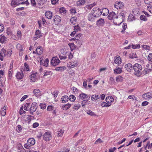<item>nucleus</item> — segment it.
<instances>
[{
    "instance_id": "obj_1",
    "label": "nucleus",
    "mask_w": 152,
    "mask_h": 152,
    "mask_svg": "<svg viewBox=\"0 0 152 152\" xmlns=\"http://www.w3.org/2000/svg\"><path fill=\"white\" fill-rule=\"evenodd\" d=\"M134 71V74L137 76H140L142 74V66L138 63L135 64L133 66Z\"/></svg>"
},
{
    "instance_id": "obj_2",
    "label": "nucleus",
    "mask_w": 152,
    "mask_h": 152,
    "mask_svg": "<svg viewBox=\"0 0 152 152\" xmlns=\"http://www.w3.org/2000/svg\"><path fill=\"white\" fill-rule=\"evenodd\" d=\"M37 104L35 102H33L30 105L29 111L31 114H33V113L36 111L37 108Z\"/></svg>"
},
{
    "instance_id": "obj_3",
    "label": "nucleus",
    "mask_w": 152,
    "mask_h": 152,
    "mask_svg": "<svg viewBox=\"0 0 152 152\" xmlns=\"http://www.w3.org/2000/svg\"><path fill=\"white\" fill-rule=\"evenodd\" d=\"M92 11L94 15H96V18L102 15V13L103 12V11H101L98 8H93L92 10Z\"/></svg>"
},
{
    "instance_id": "obj_4",
    "label": "nucleus",
    "mask_w": 152,
    "mask_h": 152,
    "mask_svg": "<svg viewBox=\"0 0 152 152\" xmlns=\"http://www.w3.org/2000/svg\"><path fill=\"white\" fill-rule=\"evenodd\" d=\"M43 139L46 141H49L52 138L51 133L50 132H45L43 135Z\"/></svg>"
},
{
    "instance_id": "obj_5",
    "label": "nucleus",
    "mask_w": 152,
    "mask_h": 152,
    "mask_svg": "<svg viewBox=\"0 0 152 152\" xmlns=\"http://www.w3.org/2000/svg\"><path fill=\"white\" fill-rule=\"evenodd\" d=\"M60 62V60L56 56L53 57L51 61V64L54 66L58 65Z\"/></svg>"
},
{
    "instance_id": "obj_6",
    "label": "nucleus",
    "mask_w": 152,
    "mask_h": 152,
    "mask_svg": "<svg viewBox=\"0 0 152 152\" xmlns=\"http://www.w3.org/2000/svg\"><path fill=\"white\" fill-rule=\"evenodd\" d=\"M61 54L59 56V58L61 60L62 59H65L66 58V50L64 49H62L61 50Z\"/></svg>"
},
{
    "instance_id": "obj_7",
    "label": "nucleus",
    "mask_w": 152,
    "mask_h": 152,
    "mask_svg": "<svg viewBox=\"0 0 152 152\" xmlns=\"http://www.w3.org/2000/svg\"><path fill=\"white\" fill-rule=\"evenodd\" d=\"M118 18V16L116 15L115 13L114 12H110L107 17L108 19L110 20H112L115 18L117 19Z\"/></svg>"
},
{
    "instance_id": "obj_8",
    "label": "nucleus",
    "mask_w": 152,
    "mask_h": 152,
    "mask_svg": "<svg viewBox=\"0 0 152 152\" xmlns=\"http://www.w3.org/2000/svg\"><path fill=\"white\" fill-rule=\"evenodd\" d=\"M87 17L88 20L91 22H94L96 18V15H94L93 13L89 14Z\"/></svg>"
},
{
    "instance_id": "obj_9",
    "label": "nucleus",
    "mask_w": 152,
    "mask_h": 152,
    "mask_svg": "<svg viewBox=\"0 0 152 152\" xmlns=\"http://www.w3.org/2000/svg\"><path fill=\"white\" fill-rule=\"evenodd\" d=\"M124 67L125 69L129 72H130L133 69V66L131 63H128L125 64Z\"/></svg>"
},
{
    "instance_id": "obj_10",
    "label": "nucleus",
    "mask_w": 152,
    "mask_h": 152,
    "mask_svg": "<svg viewBox=\"0 0 152 152\" xmlns=\"http://www.w3.org/2000/svg\"><path fill=\"white\" fill-rule=\"evenodd\" d=\"M37 72H35L31 74L30 76V81L32 82H34L35 80L37 79L36 76Z\"/></svg>"
},
{
    "instance_id": "obj_11",
    "label": "nucleus",
    "mask_w": 152,
    "mask_h": 152,
    "mask_svg": "<svg viewBox=\"0 0 152 152\" xmlns=\"http://www.w3.org/2000/svg\"><path fill=\"white\" fill-rule=\"evenodd\" d=\"M114 6L117 9H121L124 6L123 3L122 2H116L114 4Z\"/></svg>"
},
{
    "instance_id": "obj_12",
    "label": "nucleus",
    "mask_w": 152,
    "mask_h": 152,
    "mask_svg": "<svg viewBox=\"0 0 152 152\" xmlns=\"http://www.w3.org/2000/svg\"><path fill=\"white\" fill-rule=\"evenodd\" d=\"M105 23L104 19L102 18H100L97 21L96 24L99 26H103Z\"/></svg>"
},
{
    "instance_id": "obj_13",
    "label": "nucleus",
    "mask_w": 152,
    "mask_h": 152,
    "mask_svg": "<svg viewBox=\"0 0 152 152\" xmlns=\"http://www.w3.org/2000/svg\"><path fill=\"white\" fill-rule=\"evenodd\" d=\"M77 65V62L76 61H74V62H69L67 64V66L69 67L70 68H71L74 67L75 66H76Z\"/></svg>"
},
{
    "instance_id": "obj_14",
    "label": "nucleus",
    "mask_w": 152,
    "mask_h": 152,
    "mask_svg": "<svg viewBox=\"0 0 152 152\" xmlns=\"http://www.w3.org/2000/svg\"><path fill=\"white\" fill-rule=\"evenodd\" d=\"M35 37H34V39L36 40L38 38H39L42 36L41 31L39 30H37L35 32Z\"/></svg>"
},
{
    "instance_id": "obj_15",
    "label": "nucleus",
    "mask_w": 152,
    "mask_h": 152,
    "mask_svg": "<svg viewBox=\"0 0 152 152\" xmlns=\"http://www.w3.org/2000/svg\"><path fill=\"white\" fill-rule=\"evenodd\" d=\"M33 93L37 97H39L41 95V91L38 89H35L33 91Z\"/></svg>"
},
{
    "instance_id": "obj_16",
    "label": "nucleus",
    "mask_w": 152,
    "mask_h": 152,
    "mask_svg": "<svg viewBox=\"0 0 152 152\" xmlns=\"http://www.w3.org/2000/svg\"><path fill=\"white\" fill-rule=\"evenodd\" d=\"M27 143L28 145H33L35 143V140L33 138H29L27 141Z\"/></svg>"
},
{
    "instance_id": "obj_17",
    "label": "nucleus",
    "mask_w": 152,
    "mask_h": 152,
    "mask_svg": "<svg viewBox=\"0 0 152 152\" xmlns=\"http://www.w3.org/2000/svg\"><path fill=\"white\" fill-rule=\"evenodd\" d=\"M19 0H12L11 5L14 7H15L20 4Z\"/></svg>"
},
{
    "instance_id": "obj_18",
    "label": "nucleus",
    "mask_w": 152,
    "mask_h": 152,
    "mask_svg": "<svg viewBox=\"0 0 152 152\" xmlns=\"http://www.w3.org/2000/svg\"><path fill=\"white\" fill-rule=\"evenodd\" d=\"M105 100L109 104H111V103L114 102V99L113 97L108 96L106 98Z\"/></svg>"
},
{
    "instance_id": "obj_19",
    "label": "nucleus",
    "mask_w": 152,
    "mask_h": 152,
    "mask_svg": "<svg viewBox=\"0 0 152 152\" xmlns=\"http://www.w3.org/2000/svg\"><path fill=\"white\" fill-rule=\"evenodd\" d=\"M114 62L115 63L117 64H120L121 63V59L119 56L116 57L114 58Z\"/></svg>"
},
{
    "instance_id": "obj_20",
    "label": "nucleus",
    "mask_w": 152,
    "mask_h": 152,
    "mask_svg": "<svg viewBox=\"0 0 152 152\" xmlns=\"http://www.w3.org/2000/svg\"><path fill=\"white\" fill-rule=\"evenodd\" d=\"M36 54L39 55L43 53L42 48L41 47H38L36 50Z\"/></svg>"
},
{
    "instance_id": "obj_21",
    "label": "nucleus",
    "mask_w": 152,
    "mask_h": 152,
    "mask_svg": "<svg viewBox=\"0 0 152 152\" xmlns=\"http://www.w3.org/2000/svg\"><path fill=\"white\" fill-rule=\"evenodd\" d=\"M88 96L87 94L84 93H82L79 95L78 97L79 99L83 100L85 99L88 98Z\"/></svg>"
},
{
    "instance_id": "obj_22",
    "label": "nucleus",
    "mask_w": 152,
    "mask_h": 152,
    "mask_svg": "<svg viewBox=\"0 0 152 152\" xmlns=\"http://www.w3.org/2000/svg\"><path fill=\"white\" fill-rule=\"evenodd\" d=\"M7 38L3 35H1L0 42L2 43H5L7 41Z\"/></svg>"
},
{
    "instance_id": "obj_23",
    "label": "nucleus",
    "mask_w": 152,
    "mask_h": 152,
    "mask_svg": "<svg viewBox=\"0 0 152 152\" xmlns=\"http://www.w3.org/2000/svg\"><path fill=\"white\" fill-rule=\"evenodd\" d=\"M61 17L58 15H56L54 16V18L53 19L54 22L57 24H58L61 21Z\"/></svg>"
},
{
    "instance_id": "obj_24",
    "label": "nucleus",
    "mask_w": 152,
    "mask_h": 152,
    "mask_svg": "<svg viewBox=\"0 0 152 152\" xmlns=\"http://www.w3.org/2000/svg\"><path fill=\"white\" fill-rule=\"evenodd\" d=\"M23 77L22 72H18L16 74V77L18 79H21Z\"/></svg>"
},
{
    "instance_id": "obj_25",
    "label": "nucleus",
    "mask_w": 152,
    "mask_h": 152,
    "mask_svg": "<svg viewBox=\"0 0 152 152\" xmlns=\"http://www.w3.org/2000/svg\"><path fill=\"white\" fill-rule=\"evenodd\" d=\"M30 104L29 103H26L23 106L24 109L26 111H29L30 109Z\"/></svg>"
},
{
    "instance_id": "obj_26",
    "label": "nucleus",
    "mask_w": 152,
    "mask_h": 152,
    "mask_svg": "<svg viewBox=\"0 0 152 152\" xmlns=\"http://www.w3.org/2000/svg\"><path fill=\"white\" fill-rule=\"evenodd\" d=\"M46 17L48 19H51L52 16V13L49 11H46L45 13Z\"/></svg>"
},
{
    "instance_id": "obj_27",
    "label": "nucleus",
    "mask_w": 152,
    "mask_h": 152,
    "mask_svg": "<svg viewBox=\"0 0 152 152\" xmlns=\"http://www.w3.org/2000/svg\"><path fill=\"white\" fill-rule=\"evenodd\" d=\"M142 98L145 100H147L150 99L149 94L148 92L142 94Z\"/></svg>"
},
{
    "instance_id": "obj_28",
    "label": "nucleus",
    "mask_w": 152,
    "mask_h": 152,
    "mask_svg": "<svg viewBox=\"0 0 152 152\" xmlns=\"http://www.w3.org/2000/svg\"><path fill=\"white\" fill-rule=\"evenodd\" d=\"M49 60L48 59H45L44 61V62H42V60L40 61L41 64L44 66H48Z\"/></svg>"
},
{
    "instance_id": "obj_29",
    "label": "nucleus",
    "mask_w": 152,
    "mask_h": 152,
    "mask_svg": "<svg viewBox=\"0 0 152 152\" xmlns=\"http://www.w3.org/2000/svg\"><path fill=\"white\" fill-rule=\"evenodd\" d=\"M100 98V96L98 95L94 94L93 95L91 98V100L94 101H95L97 100L98 99H99Z\"/></svg>"
},
{
    "instance_id": "obj_30",
    "label": "nucleus",
    "mask_w": 152,
    "mask_h": 152,
    "mask_svg": "<svg viewBox=\"0 0 152 152\" xmlns=\"http://www.w3.org/2000/svg\"><path fill=\"white\" fill-rule=\"evenodd\" d=\"M114 73L115 74H119L121 73L122 72L121 69L119 67L115 69L114 70Z\"/></svg>"
},
{
    "instance_id": "obj_31",
    "label": "nucleus",
    "mask_w": 152,
    "mask_h": 152,
    "mask_svg": "<svg viewBox=\"0 0 152 152\" xmlns=\"http://www.w3.org/2000/svg\"><path fill=\"white\" fill-rule=\"evenodd\" d=\"M102 11L103 12V13H102V15L104 16L107 15L109 13V10L107 9L104 8L102 9Z\"/></svg>"
},
{
    "instance_id": "obj_32",
    "label": "nucleus",
    "mask_w": 152,
    "mask_h": 152,
    "mask_svg": "<svg viewBox=\"0 0 152 152\" xmlns=\"http://www.w3.org/2000/svg\"><path fill=\"white\" fill-rule=\"evenodd\" d=\"M85 3V0H79L77 2V6H80L84 4Z\"/></svg>"
},
{
    "instance_id": "obj_33",
    "label": "nucleus",
    "mask_w": 152,
    "mask_h": 152,
    "mask_svg": "<svg viewBox=\"0 0 152 152\" xmlns=\"http://www.w3.org/2000/svg\"><path fill=\"white\" fill-rule=\"evenodd\" d=\"M17 49L19 50V51H23L24 49V48L22 45H21L20 44H18L16 45V46Z\"/></svg>"
},
{
    "instance_id": "obj_34",
    "label": "nucleus",
    "mask_w": 152,
    "mask_h": 152,
    "mask_svg": "<svg viewBox=\"0 0 152 152\" xmlns=\"http://www.w3.org/2000/svg\"><path fill=\"white\" fill-rule=\"evenodd\" d=\"M64 133V131L61 129H58L57 132V135L58 137H60Z\"/></svg>"
},
{
    "instance_id": "obj_35",
    "label": "nucleus",
    "mask_w": 152,
    "mask_h": 152,
    "mask_svg": "<svg viewBox=\"0 0 152 152\" xmlns=\"http://www.w3.org/2000/svg\"><path fill=\"white\" fill-rule=\"evenodd\" d=\"M77 20V18L75 17H72L70 19V21L71 24L72 25L75 24Z\"/></svg>"
},
{
    "instance_id": "obj_36",
    "label": "nucleus",
    "mask_w": 152,
    "mask_h": 152,
    "mask_svg": "<svg viewBox=\"0 0 152 152\" xmlns=\"http://www.w3.org/2000/svg\"><path fill=\"white\" fill-rule=\"evenodd\" d=\"M6 107L5 106H4L3 107L2 109L1 110V114L2 116H4L6 114Z\"/></svg>"
},
{
    "instance_id": "obj_37",
    "label": "nucleus",
    "mask_w": 152,
    "mask_h": 152,
    "mask_svg": "<svg viewBox=\"0 0 152 152\" xmlns=\"http://www.w3.org/2000/svg\"><path fill=\"white\" fill-rule=\"evenodd\" d=\"M111 105V104H109L108 103L106 102H103L102 103L101 105L102 107H107Z\"/></svg>"
},
{
    "instance_id": "obj_38",
    "label": "nucleus",
    "mask_w": 152,
    "mask_h": 152,
    "mask_svg": "<svg viewBox=\"0 0 152 152\" xmlns=\"http://www.w3.org/2000/svg\"><path fill=\"white\" fill-rule=\"evenodd\" d=\"M87 114L91 116H96V115L94 112H93L90 110H88L87 112Z\"/></svg>"
},
{
    "instance_id": "obj_39",
    "label": "nucleus",
    "mask_w": 152,
    "mask_h": 152,
    "mask_svg": "<svg viewBox=\"0 0 152 152\" xmlns=\"http://www.w3.org/2000/svg\"><path fill=\"white\" fill-rule=\"evenodd\" d=\"M120 17H121V18L123 19V18H124L125 17V12L124 11H122L120 14Z\"/></svg>"
},
{
    "instance_id": "obj_40",
    "label": "nucleus",
    "mask_w": 152,
    "mask_h": 152,
    "mask_svg": "<svg viewBox=\"0 0 152 152\" xmlns=\"http://www.w3.org/2000/svg\"><path fill=\"white\" fill-rule=\"evenodd\" d=\"M116 80L117 82H122L123 80V78L121 76H118L116 77Z\"/></svg>"
},
{
    "instance_id": "obj_41",
    "label": "nucleus",
    "mask_w": 152,
    "mask_h": 152,
    "mask_svg": "<svg viewBox=\"0 0 152 152\" xmlns=\"http://www.w3.org/2000/svg\"><path fill=\"white\" fill-rule=\"evenodd\" d=\"M96 4L95 3H94L93 4L87 5L86 6V8L89 10H91L94 6L96 5Z\"/></svg>"
},
{
    "instance_id": "obj_42",
    "label": "nucleus",
    "mask_w": 152,
    "mask_h": 152,
    "mask_svg": "<svg viewBox=\"0 0 152 152\" xmlns=\"http://www.w3.org/2000/svg\"><path fill=\"white\" fill-rule=\"evenodd\" d=\"M66 11L65 8L62 7L59 9V12L61 14H64L66 13Z\"/></svg>"
},
{
    "instance_id": "obj_43",
    "label": "nucleus",
    "mask_w": 152,
    "mask_h": 152,
    "mask_svg": "<svg viewBox=\"0 0 152 152\" xmlns=\"http://www.w3.org/2000/svg\"><path fill=\"white\" fill-rule=\"evenodd\" d=\"M55 109L54 107L52 105H49L47 107V110L48 111H53Z\"/></svg>"
},
{
    "instance_id": "obj_44",
    "label": "nucleus",
    "mask_w": 152,
    "mask_h": 152,
    "mask_svg": "<svg viewBox=\"0 0 152 152\" xmlns=\"http://www.w3.org/2000/svg\"><path fill=\"white\" fill-rule=\"evenodd\" d=\"M0 54H2L5 56L7 55V52L5 49H3L0 52Z\"/></svg>"
},
{
    "instance_id": "obj_45",
    "label": "nucleus",
    "mask_w": 152,
    "mask_h": 152,
    "mask_svg": "<svg viewBox=\"0 0 152 152\" xmlns=\"http://www.w3.org/2000/svg\"><path fill=\"white\" fill-rule=\"evenodd\" d=\"M68 45L70 48L71 51H72L75 49V46L73 43H69Z\"/></svg>"
},
{
    "instance_id": "obj_46",
    "label": "nucleus",
    "mask_w": 152,
    "mask_h": 152,
    "mask_svg": "<svg viewBox=\"0 0 152 152\" xmlns=\"http://www.w3.org/2000/svg\"><path fill=\"white\" fill-rule=\"evenodd\" d=\"M66 96H63L61 99V101L62 103H65L66 101Z\"/></svg>"
},
{
    "instance_id": "obj_47",
    "label": "nucleus",
    "mask_w": 152,
    "mask_h": 152,
    "mask_svg": "<svg viewBox=\"0 0 152 152\" xmlns=\"http://www.w3.org/2000/svg\"><path fill=\"white\" fill-rule=\"evenodd\" d=\"M128 19L130 21H132L135 19L134 16L132 14H130L128 17Z\"/></svg>"
},
{
    "instance_id": "obj_48",
    "label": "nucleus",
    "mask_w": 152,
    "mask_h": 152,
    "mask_svg": "<svg viewBox=\"0 0 152 152\" xmlns=\"http://www.w3.org/2000/svg\"><path fill=\"white\" fill-rule=\"evenodd\" d=\"M22 130V127L20 125H18L17 126V128L16 129L17 131L20 133L21 132Z\"/></svg>"
},
{
    "instance_id": "obj_49",
    "label": "nucleus",
    "mask_w": 152,
    "mask_h": 152,
    "mask_svg": "<svg viewBox=\"0 0 152 152\" xmlns=\"http://www.w3.org/2000/svg\"><path fill=\"white\" fill-rule=\"evenodd\" d=\"M76 99L75 96L73 95H71L69 96V100L71 102H74Z\"/></svg>"
},
{
    "instance_id": "obj_50",
    "label": "nucleus",
    "mask_w": 152,
    "mask_h": 152,
    "mask_svg": "<svg viewBox=\"0 0 152 152\" xmlns=\"http://www.w3.org/2000/svg\"><path fill=\"white\" fill-rule=\"evenodd\" d=\"M37 1L40 5L44 4L46 1V0H37Z\"/></svg>"
},
{
    "instance_id": "obj_51",
    "label": "nucleus",
    "mask_w": 152,
    "mask_h": 152,
    "mask_svg": "<svg viewBox=\"0 0 152 152\" xmlns=\"http://www.w3.org/2000/svg\"><path fill=\"white\" fill-rule=\"evenodd\" d=\"M52 73L51 71H47L44 72L43 76H46L50 75Z\"/></svg>"
},
{
    "instance_id": "obj_52",
    "label": "nucleus",
    "mask_w": 152,
    "mask_h": 152,
    "mask_svg": "<svg viewBox=\"0 0 152 152\" xmlns=\"http://www.w3.org/2000/svg\"><path fill=\"white\" fill-rule=\"evenodd\" d=\"M74 30L76 32H77L80 30V28L78 25H77L76 26H74Z\"/></svg>"
},
{
    "instance_id": "obj_53",
    "label": "nucleus",
    "mask_w": 152,
    "mask_h": 152,
    "mask_svg": "<svg viewBox=\"0 0 152 152\" xmlns=\"http://www.w3.org/2000/svg\"><path fill=\"white\" fill-rule=\"evenodd\" d=\"M24 65L25 66L24 70L25 71H29V66L26 63H24Z\"/></svg>"
},
{
    "instance_id": "obj_54",
    "label": "nucleus",
    "mask_w": 152,
    "mask_h": 152,
    "mask_svg": "<svg viewBox=\"0 0 152 152\" xmlns=\"http://www.w3.org/2000/svg\"><path fill=\"white\" fill-rule=\"evenodd\" d=\"M129 57L132 58H137L136 55L135 53H133L131 54Z\"/></svg>"
},
{
    "instance_id": "obj_55",
    "label": "nucleus",
    "mask_w": 152,
    "mask_h": 152,
    "mask_svg": "<svg viewBox=\"0 0 152 152\" xmlns=\"http://www.w3.org/2000/svg\"><path fill=\"white\" fill-rule=\"evenodd\" d=\"M75 42L77 43L78 46L82 45L81 42L80 40L79 39L77 38V39H75Z\"/></svg>"
},
{
    "instance_id": "obj_56",
    "label": "nucleus",
    "mask_w": 152,
    "mask_h": 152,
    "mask_svg": "<svg viewBox=\"0 0 152 152\" xmlns=\"http://www.w3.org/2000/svg\"><path fill=\"white\" fill-rule=\"evenodd\" d=\"M140 19L141 20L145 21L147 20V18L146 17L143 15H141L140 17Z\"/></svg>"
},
{
    "instance_id": "obj_57",
    "label": "nucleus",
    "mask_w": 152,
    "mask_h": 152,
    "mask_svg": "<svg viewBox=\"0 0 152 152\" xmlns=\"http://www.w3.org/2000/svg\"><path fill=\"white\" fill-rule=\"evenodd\" d=\"M145 3L149 5H151L152 4V0H144Z\"/></svg>"
},
{
    "instance_id": "obj_58",
    "label": "nucleus",
    "mask_w": 152,
    "mask_h": 152,
    "mask_svg": "<svg viewBox=\"0 0 152 152\" xmlns=\"http://www.w3.org/2000/svg\"><path fill=\"white\" fill-rule=\"evenodd\" d=\"M58 0H51V3L53 5H56L58 3Z\"/></svg>"
},
{
    "instance_id": "obj_59",
    "label": "nucleus",
    "mask_w": 152,
    "mask_h": 152,
    "mask_svg": "<svg viewBox=\"0 0 152 152\" xmlns=\"http://www.w3.org/2000/svg\"><path fill=\"white\" fill-rule=\"evenodd\" d=\"M80 107V105L79 104H75L74 105V109L75 110H78Z\"/></svg>"
},
{
    "instance_id": "obj_60",
    "label": "nucleus",
    "mask_w": 152,
    "mask_h": 152,
    "mask_svg": "<svg viewBox=\"0 0 152 152\" xmlns=\"http://www.w3.org/2000/svg\"><path fill=\"white\" fill-rule=\"evenodd\" d=\"M41 109L44 110L46 108V105L45 104L41 103L40 104Z\"/></svg>"
},
{
    "instance_id": "obj_61",
    "label": "nucleus",
    "mask_w": 152,
    "mask_h": 152,
    "mask_svg": "<svg viewBox=\"0 0 152 152\" xmlns=\"http://www.w3.org/2000/svg\"><path fill=\"white\" fill-rule=\"evenodd\" d=\"M148 61L152 62V53H149L148 57Z\"/></svg>"
},
{
    "instance_id": "obj_62",
    "label": "nucleus",
    "mask_w": 152,
    "mask_h": 152,
    "mask_svg": "<svg viewBox=\"0 0 152 152\" xmlns=\"http://www.w3.org/2000/svg\"><path fill=\"white\" fill-rule=\"evenodd\" d=\"M34 118L33 116L28 115H27V120L28 121L30 122Z\"/></svg>"
},
{
    "instance_id": "obj_63",
    "label": "nucleus",
    "mask_w": 152,
    "mask_h": 152,
    "mask_svg": "<svg viewBox=\"0 0 152 152\" xmlns=\"http://www.w3.org/2000/svg\"><path fill=\"white\" fill-rule=\"evenodd\" d=\"M128 98L133 99V100H137V98L134 95H129L128 96Z\"/></svg>"
},
{
    "instance_id": "obj_64",
    "label": "nucleus",
    "mask_w": 152,
    "mask_h": 152,
    "mask_svg": "<svg viewBox=\"0 0 152 152\" xmlns=\"http://www.w3.org/2000/svg\"><path fill=\"white\" fill-rule=\"evenodd\" d=\"M70 12L71 14L73 15L75 14L76 13V11L75 9H72L70 10Z\"/></svg>"
}]
</instances>
